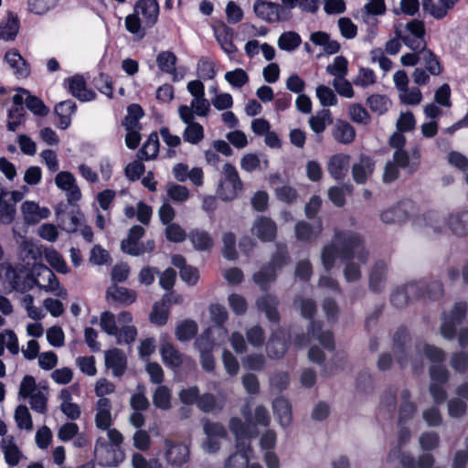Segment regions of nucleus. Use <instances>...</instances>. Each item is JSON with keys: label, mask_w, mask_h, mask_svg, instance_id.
Returning a JSON list of instances; mask_svg holds the SVG:
<instances>
[{"label": "nucleus", "mask_w": 468, "mask_h": 468, "mask_svg": "<svg viewBox=\"0 0 468 468\" xmlns=\"http://www.w3.org/2000/svg\"><path fill=\"white\" fill-rule=\"evenodd\" d=\"M172 264L180 270V277L184 282L189 285H195L199 279L198 271L192 266L186 265L183 256L174 255L172 257Z\"/></svg>", "instance_id": "nucleus-30"}, {"label": "nucleus", "mask_w": 468, "mask_h": 468, "mask_svg": "<svg viewBox=\"0 0 468 468\" xmlns=\"http://www.w3.org/2000/svg\"><path fill=\"white\" fill-rule=\"evenodd\" d=\"M158 150L159 142L157 135L152 134L140 150V157L145 160L153 159L157 155Z\"/></svg>", "instance_id": "nucleus-61"}, {"label": "nucleus", "mask_w": 468, "mask_h": 468, "mask_svg": "<svg viewBox=\"0 0 468 468\" xmlns=\"http://www.w3.org/2000/svg\"><path fill=\"white\" fill-rule=\"evenodd\" d=\"M233 30L225 24L218 26L215 29L216 38L223 51L228 55L235 54L238 50L237 47L233 44Z\"/></svg>", "instance_id": "nucleus-28"}, {"label": "nucleus", "mask_w": 468, "mask_h": 468, "mask_svg": "<svg viewBox=\"0 0 468 468\" xmlns=\"http://www.w3.org/2000/svg\"><path fill=\"white\" fill-rule=\"evenodd\" d=\"M447 224L451 231L456 236L468 234V211H462L449 216Z\"/></svg>", "instance_id": "nucleus-33"}, {"label": "nucleus", "mask_w": 468, "mask_h": 468, "mask_svg": "<svg viewBox=\"0 0 468 468\" xmlns=\"http://www.w3.org/2000/svg\"><path fill=\"white\" fill-rule=\"evenodd\" d=\"M5 278L11 288L17 292H27L33 288L32 279L29 275L23 277L20 271L13 267H9L5 271Z\"/></svg>", "instance_id": "nucleus-23"}, {"label": "nucleus", "mask_w": 468, "mask_h": 468, "mask_svg": "<svg viewBox=\"0 0 468 468\" xmlns=\"http://www.w3.org/2000/svg\"><path fill=\"white\" fill-rule=\"evenodd\" d=\"M15 420L19 429L26 430L28 431H32V429H33L32 418H31L28 409L26 406L20 405L16 409Z\"/></svg>", "instance_id": "nucleus-56"}, {"label": "nucleus", "mask_w": 468, "mask_h": 468, "mask_svg": "<svg viewBox=\"0 0 468 468\" xmlns=\"http://www.w3.org/2000/svg\"><path fill=\"white\" fill-rule=\"evenodd\" d=\"M255 15L261 19L274 23V3L265 0H256L253 5Z\"/></svg>", "instance_id": "nucleus-46"}, {"label": "nucleus", "mask_w": 468, "mask_h": 468, "mask_svg": "<svg viewBox=\"0 0 468 468\" xmlns=\"http://www.w3.org/2000/svg\"><path fill=\"white\" fill-rule=\"evenodd\" d=\"M308 122L312 131L316 133H323L326 128V124L332 122L330 111H320L316 115L310 117Z\"/></svg>", "instance_id": "nucleus-51"}, {"label": "nucleus", "mask_w": 468, "mask_h": 468, "mask_svg": "<svg viewBox=\"0 0 468 468\" xmlns=\"http://www.w3.org/2000/svg\"><path fill=\"white\" fill-rule=\"evenodd\" d=\"M423 9L435 18H442L449 9L453 6V0H440L436 5L432 0H422Z\"/></svg>", "instance_id": "nucleus-42"}, {"label": "nucleus", "mask_w": 468, "mask_h": 468, "mask_svg": "<svg viewBox=\"0 0 468 468\" xmlns=\"http://www.w3.org/2000/svg\"><path fill=\"white\" fill-rule=\"evenodd\" d=\"M394 33L412 51L427 46L424 39L425 26L420 20L412 19L406 24L399 23L394 27Z\"/></svg>", "instance_id": "nucleus-5"}, {"label": "nucleus", "mask_w": 468, "mask_h": 468, "mask_svg": "<svg viewBox=\"0 0 468 468\" xmlns=\"http://www.w3.org/2000/svg\"><path fill=\"white\" fill-rule=\"evenodd\" d=\"M401 404L399 407V423L410 420L416 412V405L410 400V392L407 389L401 391Z\"/></svg>", "instance_id": "nucleus-47"}, {"label": "nucleus", "mask_w": 468, "mask_h": 468, "mask_svg": "<svg viewBox=\"0 0 468 468\" xmlns=\"http://www.w3.org/2000/svg\"><path fill=\"white\" fill-rule=\"evenodd\" d=\"M301 42L302 39L298 33L287 31L279 37L277 45L282 50L291 52L295 50L301 45Z\"/></svg>", "instance_id": "nucleus-48"}, {"label": "nucleus", "mask_w": 468, "mask_h": 468, "mask_svg": "<svg viewBox=\"0 0 468 468\" xmlns=\"http://www.w3.org/2000/svg\"><path fill=\"white\" fill-rule=\"evenodd\" d=\"M164 457L167 464L181 467L189 461V450L186 445L170 439L164 440Z\"/></svg>", "instance_id": "nucleus-8"}, {"label": "nucleus", "mask_w": 468, "mask_h": 468, "mask_svg": "<svg viewBox=\"0 0 468 468\" xmlns=\"http://www.w3.org/2000/svg\"><path fill=\"white\" fill-rule=\"evenodd\" d=\"M69 88L71 94L80 101H91L95 98V93L87 90L85 80L80 75L69 79Z\"/></svg>", "instance_id": "nucleus-31"}, {"label": "nucleus", "mask_w": 468, "mask_h": 468, "mask_svg": "<svg viewBox=\"0 0 468 468\" xmlns=\"http://www.w3.org/2000/svg\"><path fill=\"white\" fill-rule=\"evenodd\" d=\"M374 163L372 160L362 155L359 161L355 163L352 166V176L355 182L357 184H364L367 178L373 174Z\"/></svg>", "instance_id": "nucleus-26"}, {"label": "nucleus", "mask_w": 468, "mask_h": 468, "mask_svg": "<svg viewBox=\"0 0 468 468\" xmlns=\"http://www.w3.org/2000/svg\"><path fill=\"white\" fill-rule=\"evenodd\" d=\"M347 59L343 56L335 58L334 62L326 67V71L335 78H345L347 74Z\"/></svg>", "instance_id": "nucleus-64"}, {"label": "nucleus", "mask_w": 468, "mask_h": 468, "mask_svg": "<svg viewBox=\"0 0 468 468\" xmlns=\"http://www.w3.org/2000/svg\"><path fill=\"white\" fill-rule=\"evenodd\" d=\"M197 407L204 412L220 410L225 405L224 397L216 398L212 394L205 393L197 399Z\"/></svg>", "instance_id": "nucleus-44"}, {"label": "nucleus", "mask_w": 468, "mask_h": 468, "mask_svg": "<svg viewBox=\"0 0 468 468\" xmlns=\"http://www.w3.org/2000/svg\"><path fill=\"white\" fill-rule=\"evenodd\" d=\"M275 280L274 269L264 267L253 275V281L262 290H267L271 282Z\"/></svg>", "instance_id": "nucleus-57"}, {"label": "nucleus", "mask_w": 468, "mask_h": 468, "mask_svg": "<svg viewBox=\"0 0 468 468\" xmlns=\"http://www.w3.org/2000/svg\"><path fill=\"white\" fill-rule=\"evenodd\" d=\"M368 253L360 237L350 232H337L332 245L324 248L322 262L330 270L337 258L345 263L344 275L347 282H356L361 277L359 263H366Z\"/></svg>", "instance_id": "nucleus-1"}, {"label": "nucleus", "mask_w": 468, "mask_h": 468, "mask_svg": "<svg viewBox=\"0 0 468 468\" xmlns=\"http://www.w3.org/2000/svg\"><path fill=\"white\" fill-rule=\"evenodd\" d=\"M33 286L37 285L47 292H53L56 296L65 299L68 295L66 289L60 283L53 271L42 263L36 264L33 268Z\"/></svg>", "instance_id": "nucleus-6"}, {"label": "nucleus", "mask_w": 468, "mask_h": 468, "mask_svg": "<svg viewBox=\"0 0 468 468\" xmlns=\"http://www.w3.org/2000/svg\"><path fill=\"white\" fill-rule=\"evenodd\" d=\"M105 366L112 370L114 377H121L124 374L127 367V357L125 354L118 348H112L104 353Z\"/></svg>", "instance_id": "nucleus-15"}, {"label": "nucleus", "mask_w": 468, "mask_h": 468, "mask_svg": "<svg viewBox=\"0 0 468 468\" xmlns=\"http://www.w3.org/2000/svg\"><path fill=\"white\" fill-rule=\"evenodd\" d=\"M263 165V168L268 167V160H261L260 156L256 154L249 153L242 156L240 159V167L242 170L251 173L259 169Z\"/></svg>", "instance_id": "nucleus-52"}, {"label": "nucleus", "mask_w": 468, "mask_h": 468, "mask_svg": "<svg viewBox=\"0 0 468 468\" xmlns=\"http://www.w3.org/2000/svg\"><path fill=\"white\" fill-rule=\"evenodd\" d=\"M243 189V183L237 168L230 163L222 165L221 177L218 184L217 195L223 201L236 199Z\"/></svg>", "instance_id": "nucleus-4"}, {"label": "nucleus", "mask_w": 468, "mask_h": 468, "mask_svg": "<svg viewBox=\"0 0 468 468\" xmlns=\"http://www.w3.org/2000/svg\"><path fill=\"white\" fill-rule=\"evenodd\" d=\"M20 90L24 94H27L25 102L28 110H30L33 113L41 116L47 115L48 113V107L45 106L44 102L39 98L31 95L28 90L25 89H21Z\"/></svg>", "instance_id": "nucleus-55"}, {"label": "nucleus", "mask_w": 468, "mask_h": 468, "mask_svg": "<svg viewBox=\"0 0 468 468\" xmlns=\"http://www.w3.org/2000/svg\"><path fill=\"white\" fill-rule=\"evenodd\" d=\"M176 56L171 51H163L156 58V63L162 71L172 73L175 71Z\"/></svg>", "instance_id": "nucleus-62"}, {"label": "nucleus", "mask_w": 468, "mask_h": 468, "mask_svg": "<svg viewBox=\"0 0 468 468\" xmlns=\"http://www.w3.org/2000/svg\"><path fill=\"white\" fill-rule=\"evenodd\" d=\"M170 390L165 386H159L153 396V403L156 408L168 410L171 407Z\"/></svg>", "instance_id": "nucleus-58"}, {"label": "nucleus", "mask_w": 468, "mask_h": 468, "mask_svg": "<svg viewBox=\"0 0 468 468\" xmlns=\"http://www.w3.org/2000/svg\"><path fill=\"white\" fill-rule=\"evenodd\" d=\"M278 303L277 298L271 294L264 295L256 302L259 310L264 312L268 320L272 323H278L280 320V315L277 311Z\"/></svg>", "instance_id": "nucleus-32"}, {"label": "nucleus", "mask_w": 468, "mask_h": 468, "mask_svg": "<svg viewBox=\"0 0 468 468\" xmlns=\"http://www.w3.org/2000/svg\"><path fill=\"white\" fill-rule=\"evenodd\" d=\"M417 284L420 286L419 298L436 300L443 295L442 284L438 281L418 282Z\"/></svg>", "instance_id": "nucleus-41"}, {"label": "nucleus", "mask_w": 468, "mask_h": 468, "mask_svg": "<svg viewBox=\"0 0 468 468\" xmlns=\"http://www.w3.org/2000/svg\"><path fill=\"white\" fill-rule=\"evenodd\" d=\"M321 231L322 226L320 223L314 227H312L305 221H299L294 227V234L296 239L303 242L310 241L317 238Z\"/></svg>", "instance_id": "nucleus-37"}, {"label": "nucleus", "mask_w": 468, "mask_h": 468, "mask_svg": "<svg viewBox=\"0 0 468 468\" xmlns=\"http://www.w3.org/2000/svg\"><path fill=\"white\" fill-rule=\"evenodd\" d=\"M236 440V452L229 457L225 468H245L249 463L251 448L248 440Z\"/></svg>", "instance_id": "nucleus-16"}, {"label": "nucleus", "mask_w": 468, "mask_h": 468, "mask_svg": "<svg viewBox=\"0 0 468 468\" xmlns=\"http://www.w3.org/2000/svg\"><path fill=\"white\" fill-rule=\"evenodd\" d=\"M178 115L186 124L183 139L191 144L200 143L204 139V128L200 123L195 122L193 111L187 105H181L178 108Z\"/></svg>", "instance_id": "nucleus-7"}, {"label": "nucleus", "mask_w": 468, "mask_h": 468, "mask_svg": "<svg viewBox=\"0 0 468 468\" xmlns=\"http://www.w3.org/2000/svg\"><path fill=\"white\" fill-rule=\"evenodd\" d=\"M224 78L231 86L235 88H241L249 81L247 72L242 69H236L225 73Z\"/></svg>", "instance_id": "nucleus-60"}, {"label": "nucleus", "mask_w": 468, "mask_h": 468, "mask_svg": "<svg viewBox=\"0 0 468 468\" xmlns=\"http://www.w3.org/2000/svg\"><path fill=\"white\" fill-rule=\"evenodd\" d=\"M380 218L386 224L399 223L407 218V213L400 206H396L384 210Z\"/></svg>", "instance_id": "nucleus-54"}, {"label": "nucleus", "mask_w": 468, "mask_h": 468, "mask_svg": "<svg viewBox=\"0 0 468 468\" xmlns=\"http://www.w3.org/2000/svg\"><path fill=\"white\" fill-rule=\"evenodd\" d=\"M94 452L100 464L106 467L116 466L123 459L122 452L110 446L103 437L96 440Z\"/></svg>", "instance_id": "nucleus-9"}, {"label": "nucleus", "mask_w": 468, "mask_h": 468, "mask_svg": "<svg viewBox=\"0 0 468 468\" xmlns=\"http://www.w3.org/2000/svg\"><path fill=\"white\" fill-rule=\"evenodd\" d=\"M188 237L192 245L197 250H210L214 246L213 238L203 229H193Z\"/></svg>", "instance_id": "nucleus-36"}, {"label": "nucleus", "mask_w": 468, "mask_h": 468, "mask_svg": "<svg viewBox=\"0 0 468 468\" xmlns=\"http://www.w3.org/2000/svg\"><path fill=\"white\" fill-rule=\"evenodd\" d=\"M388 265L384 261H378L369 274V287L374 292H381L384 289Z\"/></svg>", "instance_id": "nucleus-29"}, {"label": "nucleus", "mask_w": 468, "mask_h": 468, "mask_svg": "<svg viewBox=\"0 0 468 468\" xmlns=\"http://www.w3.org/2000/svg\"><path fill=\"white\" fill-rule=\"evenodd\" d=\"M413 51L420 52V60L424 63L425 69L432 76H439L442 73L443 68L439 62L436 55L426 47L423 48L414 49Z\"/></svg>", "instance_id": "nucleus-39"}, {"label": "nucleus", "mask_w": 468, "mask_h": 468, "mask_svg": "<svg viewBox=\"0 0 468 468\" xmlns=\"http://www.w3.org/2000/svg\"><path fill=\"white\" fill-rule=\"evenodd\" d=\"M75 110L76 104L70 100L61 101L55 106V112L59 118L58 128L65 130L69 126L71 115Z\"/></svg>", "instance_id": "nucleus-34"}, {"label": "nucleus", "mask_w": 468, "mask_h": 468, "mask_svg": "<svg viewBox=\"0 0 468 468\" xmlns=\"http://www.w3.org/2000/svg\"><path fill=\"white\" fill-rule=\"evenodd\" d=\"M467 312V304L465 303H457L454 304L449 315L445 316L441 326V334L446 339H452L455 335V326L461 323Z\"/></svg>", "instance_id": "nucleus-10"}, {"label": "nucleus", "mask_w": 468, "mask_h": 468, "mask_svg": "<svg viewBox=\"0 0 468 468\" xmlns=\"http://www.w3.org/2000/svg\"><path fill=\"white\" fill-rule=\"evenodd\" d=\"M124 25L127 31L133 35L135 40H141L146 35L145 26L142 19L134 13L128 15L124 19Z\"/></svg>", "instance_id": "nucleus-45"}, {"label": "nucleus", "mask_w": 468, "mask_h": 468, "mask_svg": "<svg viewBox=\"0 0 468 468\" xmlns=\"http://www.w3.org/2000/svg\"><path fill=\"white\" fill-rule=\"evenodd\" d=\"M288 341L285 333L282 329L274 330L266 345V352L271 358H281L286 352Z\"/></svg>", "instance_id": "nucleus-18"}, {"label": "nucleus", "mask_w": 468, "mask_h": 468, "mask_svg": "<svg viewBox=\"0 0 468 468\" xmlns=\"http://www.w3.org/2000/svg\"><path fill=\"white\" fill-rule=\"evenodd\" d=\"M197 333V324L195 321L186 319L178 324L176 336L179 341L185 342L193 338Z\"/></svg>", "instance_id": "nucleus-49"}, {"label": "nucleus", "mask_w": 468, "mask_h": 468, "mask_svg": "<svg viewBox=\"0 0 468 468\" xmlns=\"http://www.w3.org/2000/svg\"><path fill=\"white\" fill-rule=\"evenodd\" d=\"M95 425L102 431L108 430L113 423L112 402L107 398L99 399L96 403Z\"/></svg>", "instance_id": "nucleus-20"}, {"label": "nucleus", "mask_w": 468, "mask_h": 468, "mask_svg": "<svg viewBox=\"0 0 468 468\" xmlns=\"http://www.w3.org/2000/svg\"><path fill=\"white\" fill-rule=\"evenodd\" d=\"M367 102L370 110L379 115L387 112L391 104L390 100L387 96L379 94L369 96Z\"/></svg>", "instance_id": "nucleus-53"}, {"label": "nucleus", "mask_w": 468, "mask_h": 468, "mask_svg": "<svg viewBox=\"0 0 468 468\" xmlns=\"http://www.w3.org/2000/svg\"><path fill=\"white\" fill-rule=\"evenodd\" d=\"M244 422L239 417L229 420V427L237 440H249L258 435L257 426L268 427L271 423V416L268 410L258 405L253 412L250 404H245L240 409Z\"/></svg>", "instance_id": "nucleus-2"}, {"label": "nucleus", "mask_w": 468, "mask_h": 468, "mask_svg": "<svg viewBox=\"0 0 468 468\" xmlns=\"http://www.w3.org/2000/svg\"><path fill=\"white\" fill-rule=\"evenodd\" d=\"M4 58L17 78L25 79L29 75V67L16 49L8 50Z\"/></svg>", "instance_id": "nucleus-24"}, {"label": "nucleus", "mask_w": 468, "mask_h": 468, "mask_svg": "<svg viewBox=\"0 0 468 468\" xmlns=\"http://www.w3.org/2000/svg\"><path fill=\"white\" fill-rule=\"evenodd\" d=\"M314 340H317L324 348L333 349L334 341L330 331H323L319 323H313L311 328L308 330L307 336H298L295 344L299 346H305L312 344Z\"/></svg>", "instance_id": "nucleus-11"}, {"label": "nucleus", "mask_w": 468, "mask_h": 468, "mask_svg": "<svg viewBox=\"0 0 468 468\" xmlns=\"http://www.w3.org/2000/svg\"><path fill=\"white\" fill-rule=\"evenodd\" d=\"M101 329L108 335L114 336L119 345L133 343L137 336V329L133 324L132 314L122 311L117 317L110 311H104L100 315Z\"/></svg>", "instance_id": "nucleus-3"}, {"label": "nucleus", "mask_w": 468, "mask_h": 468, "mask_svg": "<svg viewBox=\"0 0 468 468\" xmlns=\"http://www.w3.org/2000/svg\"><path fill=\"white\" fill-rule=\"evenodd\" d=\"M137 294L134 291L125 287L112 285L107 289L106 299L119 303L122 305H130L135 302Z\"/></svg>", "instance_id": "nucleus-25"}, {"label": "nucleus", "mask_w": 468, "mask_h": 468, "mask_svg": "<svg viewBox=\"0 0 468 468\" xmlns=\"http://www.w3.org/2000/svg\"><path fill=\"white\" fill-rule=\"evenodd\" d=\"M46 261L58 272L66 274L69 272L62 255L53 248H48L44 250Z\"/></svg>", "instance_id": "nucleus-43"}, {"label": "nucleus", "mask_w": 468, "mask_h": 468, "mask_svg": "<svg viewBox=\"0 0 468 468\" xmlns=\"http://www.w3.org/2000/svg\"><path fill=\"white\" fill-rule=\"evenodd\" d=\"M420 296V286L417 282L407 283L403 288L398 289L391 296V303L396 307L401 308L408 304L410 299H417Z\"/></svg>", "instance_id": "nucleus-22"}, {"label": "nucleus", "mask_w": 468, "mask_h": 468, "mask_svg": "<svg viewBox=\"0 0 468 468\" xmlns=\"http://www.w3.org/2000/svg\"><path fill=\"white\" fill-rule=\"evenodd\" d=\"M251 233L261 241H271L277 234L276 223L269 218L259 217L251 226Z\"/></svg>", "instance_id": "nucleus-14"}, {"label": "nucleus", "mask_w": 468, "mask_h": 468, "mask_svg": "<svg viewBox=\"0 0 468 468\" xmlns=\"http://www.w3.org/2000/svg\"><path fill=\"white\" fill-rule=\"evenodd\" d=\"M0 449L4 454L5 463L10 466H16L26 456L19 449L13 436L4 437L0 441Z\"/></svg>", "instance_id": "nucleus-17"}, {"label": "nucleus", "mask_w": 468, "mask_h": 468, "mask_svg": "<svg viewBox=\"0 0 468 468\" xmlns=\"http://www.w3.org/2000/svg\"><path fill=\"white\" fill-rule=\"evenodd\" d=\"M272 412L279 424L282 428L288 427L292 420V405L288 399L283 397H278L273 399Z\"/></svg>", "instance_id": "nucleus-21"}, {"label": "nucleus", "mask_w": 468, "mask_h": 468, "mask_svg": "<svg viewBox=\"0 0 468 468\" xmlns=\"http://www.w3.org/2000/svg\"><path fill=\"white\" fill-rule=\"evenodd\" d=\"M21 213L25 222L32 225L48 218L50 215L48 207H41L37 202L29 200L25 201L21 205Z\"/></svg>", "instance_id": "nucleus-19"}, {"label": "nucleus", "mask_w": 468, "mask_h": 468, "mask_svg": "<svg viewBox=\"0 0 468 468\" xmlns=\"http://www.w3.org/2000/svg\"><path fill=\"white\" fill-rule=\"evenodd\" d=\"M19 30V22L16 16L9 14L5 20L0 23V39L4 41L14 40Z\"/></svg>", "instance_id": "nucleus-40"}, {"label": "nucleus", "mask_w": 468, "mask_h": 468, "mask_svg": "<svg viewBox=\"0 0 468 468\" xmlns=\"http://www.w3.org/2000/svg\"><path fill=\"white\" fill-rule=\"evenodd\" d=\"M349 161L350 156L348 154H337L333 155L327 164L328 173L335 179H342L347 172Z\"/></svg>", "instance_id": "nucleus-27"}, {"label": "nucleus", "mask_w": 468, "mask_h": 468, "mask_svg": "<svg viewBox=\"0 0 468 468\" xmlns=\"http://www.w3.org/2000/svg\"><path fill=\"white\" fill-rule=\"evenodd\" d=\"M333 137L340 144H348L354 141L356 132L348 122L337 121L333 129Z\"/></svg>", "instance_id": "nucleus-38"}, {"label": "nucleus", "mask_w": 468, "mask_h": 468, "mask_svg": "<svg viewBox=\"0 0 468 468\" xmlns=\"http://www.w3.org/2000/svg\"><path fill=\"white\" fill-rule=\"evenodd\" d=\"M246 339L251 346L261 348L265 342L264 330L260 325H253L246 331Z\"/></svg>", "instance_id": "nucleus-59"}, {"label": "nucleus", "mask_w": 468, "mask_h": 468, "mask_svg": "<svg viewBox=\"0 0 468 468\" xmlns=\"http://www.w3.org/2000/svg\"><path fill=\"white\" fill-rule=\"evenodd\" d=\"M56 186L66 192L69 203L78 202L81 198V192L76 184L74 176L67 171L59 172L55 177Z\"/></svg>", "instance_id": "nucleus-12"}, {"label": "nucleus", "mask_w": 468, "mask_h": 468, "mask_svg": "<svg viewBox=\"0 0 468 468\" xmlns=\"http://www.w3.org/2000/svg\"><path fill=\"white\" fill-rule=\"evenodd\" d=\"M316 97L324 107L335 106L337 102V98L329 87L319 85L315 90Z\"/></svg>", "instance_id": "nucleus-63"}, {"label": "nucleus", "mask_w": 468, "mask_h": 468, "mask_svg": "<svg viewBox=\"0 0 468 468\" xmlns=\"http://www.w3.org/2000/svg\"><path fill=\"white\" fill-rule=\"evenodd\" d=\"M133 13L142 19L145 27H152L158 19L159 5L155 0H139L134 5Z\"/></svg>", "instance_id": "nucleus-13"}, {"label": "nucleus", "mask_w": 468, "mask_h": 468, "mask_svg": "<svg viewBox=\"0 0 468 468\" xmlns=\"http://www.w3.org/2000/svg\"><path fill=\"white\" fill-rule=\"evenodd\" d=\"M399 102L404 105L417 106L423 99L422 92L418 87H408L398 93Z\"/></svg>", "instance_id": "nucleus-50"}, {"label": "nucleus", "mask_w": 468, "mask_h": 468, "mask_svg": "<svg viewBox=\"0 0 468 468\" xmlns=\"http://www.w3.org/2000/svg\"><path fill=\"white\" fill-rule=\"evenodd\" d=\"M160 353L165 364L170 367H178L183 364L184 356L171 343H163Z\"/></svg>", "instance_id": "nucleus-35"}]
</instances>
